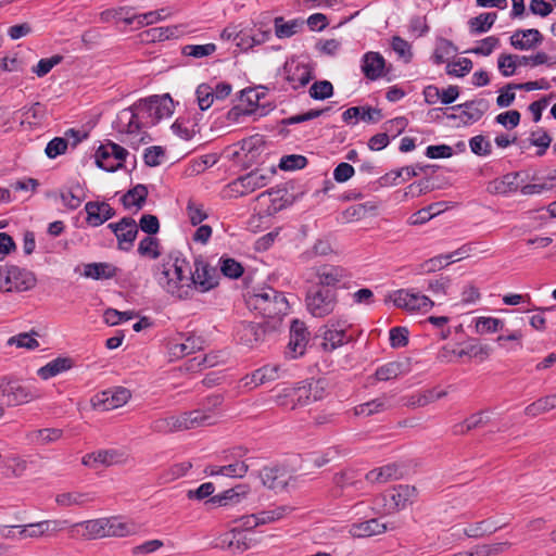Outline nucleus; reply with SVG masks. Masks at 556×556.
I'll return each instance as SVG.
<instances>
[{"label": "nucleus", "mask_w": 556, "mask_h": 556, "mask_svg": "<svg viewBox=\"0 0 556 556\" xmlns=\"http://www.w3.org/2000/svg\"><path fill=\"white\" fill-rule=\"evenodd\" d=\"M353 118H361L365 122H378L381 118V112L372 108L352 106L343 112L342 119L345 123H351Z\"/></svg>", "instance_id": "nucleus-38"}, {"label": "nucleus", "mask_w": 556, "mask_h": 556, "mask_svg": "<svg viewBox=\"0 0 556 556\" xmlns=\"http://www.w3.org/2000/svg\"><path fill=\"white\" fill-rule=\"evenodd\" d=\"M402 476L403 468L394 463L370 470L365 475V478L371 483H386L391 480L400 479Z\"/></svg>", "instance_id": "nucleus-31"}, {"label": "nucleus", "mask_w": 556, "mask_h": 556, "mask_svg": "<svg viewBox=\"0 0 556 556\" xmlns=\"http://www.w3.org/2000/svg\"><path fill=\"white\" fill-rule=\"evenodd\" d=\"M303 24L304 22L300 20L285 21L282 16L275 17V35L279 39L290 38L302 29Z\"/></svg>", "instance_id": "nucleus-41"}, {"label": "nucleus", "mask_w": 556, "mask_h": 556, "mask_svg": "<svg viewBox=\"0 0 556 556\" xmlns=\"http://www.w3.org/2000/svg\"><path fill=\"white\" fill-rule=\"evenodd\" d=\"M169 15H172L170 10L168 8H162L141 14L134 12V14H131V18H127L126 21L127 25H135V28L139 29L164 21Z\"/></svg>", "instance_id": "nucleus-30"}, {"label": "nucleus", "mask_w": 556, "mask_h": 556, "mask_svg": "<svg viewBox=\"0 0 556 556\" xmlns=\"http://www.w3.org/2000/svg\"><path fill=\"white\" fill-rule=\"evenodd\" d=\"M488 421L489 418L484 412L476 413L468 417L465 421L456 424L453 427V433L456 435L465 434L470 430L484 426Z\"/></svg>", "instance_id": "nucleus-45"}, {"label": "nucleus", "mask_w": 556, "mask_h": 556, "mask_svg": "<svg viewBox=\"0 0 556 556\" xmlns=\"http://www.w3.org/2000/svg\"><path fill=\"white\" fill-rule=\"evenodd\" d=\"M504 321L494 317H478L476 319V331L477 333H494L498 330H503Z\"/></svg>", "instance_id": "nucleus-56"}, {"label": "nucleus", "mask_w": 556, "mask_h": 556, "mask_svg": "<svg viewBox=\"0 0 556 556\" xmlns=\"http://www.w3.org/2000/svg\"><path fill=\"white\" fill-rule=\"evenodd\" d=\"M67 526V520H41L28 525L17 526V538L41 539L52 536Z\"/></svg>", "instance_id": "nucleus-11"}, {"label": "nucleus", "mask_w": 556, "mask_h": 556, "mask_svg": "<svg viewBox=\"0 0 556 556\" xmlns=\"http://www.w3.org/2000/svg\"><path fill=\"white\" fill-rule=\"evenodd\" d=\"M249 470L244 462H236L225 466H207L205 472L210 476H224L229 478H243Z\"/></svg>", "instance_id": "nucleus-34"}, {"label": "nucleus", "mask_w": 556, "mask_h": 556, "mask_svg": "<svg viewBox=\"0 0 556 556\" xmlns=\"http://www.w3.org/2000/svg\"><path fill=\"white\" fill-rule=\"evenodd\" d=\"M285 370L279 365H265L244 378V386L257 387L281 378Z\"/></svg>", "instance_id": "nucleus-25"}, {"label": "nucleus", "mask_w": 556, "mask_h": 556, "mask_svg": "<svg viewBox=\"0 0 556 556\" xmlns=\"http://www.w3.org/2000/svg\"><path fill=\"white\" fill-rule=\"evenodd\" d=\"M556 408V394L547 395L539 399L532 404L528 405L525 413L528 416L535 417L540 414L546 413L551 409Z\"/></svg>", "instance_id": "nucleus-52"}, {"label": "nucleus", "mask_w": 556, "mask_h": 556, "mask_svg": "<svg viewBox=\"0 0 556 556\" xmlns=\"http://www.w3.org/2000/svg\"><path fill=\"white\" fill-rule=\"evenodd\" d=\"M496 13H481L476 17L469 20V27L471 34H483L486 33L496 21Z\"/></svg>", "instance_id": "nucleus-49"}, {"label": "nucleus", "mask_w": 556, "mask_h": 556, "mask_svg": "<svg viewBox=\"0 0 556 556\" xmlns=\"http://www.w3.org/2000/svg\"><path fill=\"white\" fill-rule=\"evenodd\" d=\"M202 349V340L199 337L189 336L184 342H173L169 353L176 358H181Z\"/></svg>", "instance_id": "nucleus-36"}, {"label": "nucleus", "mask_w": 556, "mask_h": 556, "mask_svg": "<svg viewBox=\"0 0 556 556\" xmlns=\"http://www.w3.org/2000/svg\"><path fill=\"white\" fill-rule=\"evenodd\" d=\"M271 332L266 321L262 324L244 321L237 329V338L241 344L252 349L265 341Z\"/></svg>", "instance_id": "nucleus-14"}, {"label": "nucleus", "mask_w": 556, "mask_h": 556, "mask_svg": "<svg viewBox=\"0 0 556 556\" xmlns=\"http://www.w3.org/2000/svg\"><path fill=\"white\" fill-rule=\"evenodd\" d=\"M283 71L286 79L293 89L306 86L313 78L312 67L295 61L287 62Z\"/></svg>", "instance_id": "nucleus-19"}, {"label": "nucleus", "mask_w": 556, "mask_h": 556, "mask_svg": "<svg viewBox=\"0 0 556 556\" xmlns=\"http://www.w3.org/2000/svg\"><path fill=\"white\" fill-rule=\"evenodd\" d=\"M350 324L345 319H331L324 326L321 346L325 351H333L348 343L350 337L346 334Z\"/></svg>", "instance_id": "nucleus-12"}, {"label": "nucleus", "mask_w": 556, "mask_h": 556, "mask_svg": "<svg viewBox=\"0 0 556 556\" xmlns=\"http://www.w3.org/2000/svg\"><path fill=\"white\" fill-rule=\"evenodd\" d=\"M270 179V175L262 169L253 170L244 176L239 177L232 182V187L241 194L250 193L256 189L265 187Z\"/></svg>", "instance_id": "nucleus-20"}, {"label": "nucleus", "mask_w": 556, "mask_h": 556, "mask_svg": "<svg viewBox=\"0 0 556 556\" xmlns=\"http://www.w3.org/2000/svg\"><path fill=\"white\" fill-rule=\"evenodd\" d=\"M519 173H508L503 177L495 179L489 184L488 190L491 193L507 195L519 189Z\"/></svg>", "instance_id": "nucleus-33"}, {"label": "nucleus", "mask_w": 556, "mask_h": 556, "mask_svg": "<svg viewBox=\"0 0 556 556\" xmlns=\"http://www.w3.org/2000/svg\"><path fill=\"white\" fill-rule=\"evenodd\" d=\"M128 151L122 146L108 142L99 147L96 152L97 165L106 172H116L123 166Z\"/></svg>", "instance_id": "nucleus-10"}, {"label": "nucleus", "mask_w": 556, "mask_h": 556, "mask_svg": "<svg viewBox=\"0 0 556 556\" xmlns=\"http://www.w3.org/2000/svg\"><path fill=\"white\" fill-rule=\"evenodd\" d=\"M91 502L87 493L66 492L55 496V503L61 507L84 506Z\"/></svg>", "instance_id": "nucleus-48"}, {"label": "nucleus", "mask_w": 556, "mask_h": 556, "mask_svg": "<svg viewBox=\"0 0 556 556\" xmlns=\"http://www.w3.org/2000/svg\"><path fill=\"white\" fill-rule=\"evenodd\" d=\"M447 392L442 391H435V390H427L424 393L412 395L407 402L408 406H418L422 407L428 405L429 403H432L437 400H440L444 396H446Z\"/></svg>", "instance_id": "nucleus-54"}, {"label": "nucleus", "mask_w": 556, "mask_h": 556, "mask_svg": "<svg viewBox=\"0 0 556 556\" xmlns=\"http://www.w3.org/2000/svg\"><path fill=\"white\" fill-rule=\"evenodd\" d=\"M147 197V187L144 185L138 184L123 195L122 203L126 208L136 207L138 211L146 203Z\"/></svg>", "instance_id": "nucleus-39"}, {"label": "nucleus", "mask_w": 556, "mask_h": 556, "mask_svg": "<svg viewBox=\"0 0 556 556\" xmlns=\"http://www.w3.org/2000/svg\"><path fill=\"white\" fill-rule=\"evenodd\" d=\"M497 67L504 77H510L517 70L516 54L502 53L497 59Z\"/></svg>", "instance_id": "nucleus-64"}, {"label": "nucleus", "mask_w": 556, "mask_h": 556, "mask_svg": "<svg viewBox=\"0 0 556 556\" xmlns=\"http://www.w3.org/2000/svg\"><path fill=\"white\" fill-rule=\"evenodd\" d=\"M152 429L155 432H164V433L182 431L180 424H179V418L177 416H168V417L160 418V419L155 420L152 424Z\"/></svg>", "instance_id": "nucleus-61"}, {"label": "nucleus", "mask_w": 556, "mask_h": 556, "mask_svg": "<svg viewBox=\"0 0 556 556\" xmlns=\"http://www.w3.org/2000/svg\"><path fill=\"white\" fill-rule=\"evenodd\" d=\"M190 278L192 281V293L195 289L201 292H207L218 286L219 271L216 266H212L202 260H197Z\"/></svg>", "instance_id": "nucleus-9"}, {"label": "nucleus", "mask_w": 556, "mask_h": 556, "mask_svg": "<svg viewBox=\"0 0 556 556\" xmlns=\"http://www.w3.org/2000/svg\"><path fill=\"white\" fill-rule=\"evenodd\" d=\"M333 483L342 491L348 489L359 490L363 486L362 475L352 469L344 470L333 477Z\"/></svg>", "instance_id": "nucleus-40"}, {"label": "nucleus", "mask_w": 556, "mask_h": 556, "mask_svg": "<svg viewBox=\"0 0 556 556\" xmlns=\"http://www.w3.org/2000/svg\"><path fill=\"white\" fill-rule=\"evenodd\" d=\"M72 367V361L67 357H58L47 365L40 367L37 370V375L43 379L48 380L52 377L58 376L61 372L68 370Z\"/></svg>", "instance_id": "nucleus-37"}, {"label": "nucleus", "mask_w": 556, "mask_h": 556, "mask_svg": "<svg viewBox=\"0 0 556 556\" xmlns=\"http://www.w3.org/2000/svg\"><path fill=\"white\" fill-rule=\"evenodd\" d=\"M134 14V8L131 7H119L116 9H109L100 13L99 18L102 23H110L112 21L123 22L127 25V18H131Z\"/></svg>", "instance_id": "nucleus-53"}, {"label": "nucleus", "mask_w": 556, "mask_h": 556, "mask_svg": "<svg viewBox=\"0 0 556 556\" xmlns=\"http://www.w3.org/2000/svg\"><path fill=\"white\" fill-rule=\"evenodd\" d=\"M247 305L263 316L271 331L280 328L282 317L289 311V303L282 292L271 287L255 289L247 296Z\"/></svg>", "instance_id": "nucleus-2"}, {"label": "nucleus", "mask_w": 556, "mask_h": 556, "mask_svg": "<svg viewBox=\"0 0 556 556\" xmlns=\"http://www.w3.org/2000/svg\"><path fill=\"white\" fill-rule=\"evenodd\" d=\"M138 253L152 260H156L161 255L160 242L156 238L147 236L138 245Z\"/></svg>", "instance_id": "nucleus-55"}, {"label": "nucleus", "mask_w": 556, "mask_h": 556, "mask_svg": "<svg viewBox=\"0 0 556 556\" xmlns=\"http://www.w3.org/2000/svg\"><path fill=\"white\" fill-rule=\"evenodd\" d=\"M391 396L383 394L369 402L357 405L354 408V413L357 416H371L391 408Z\"/></svg>", "instance_id": "nucleus-35"}, {"label": "nucleus", "mask_w": 556, "mask_h": 556, "mask_svg": "<svg viewBox=\"0 0 556 556\" xmlns=\"http://www.w3.org/2000/svg\"><path fill=\"white\" fill-rule=\"evenodd\" d=\"M188 417L191 429L211 426L217 419L216 413L206 412L202 407L188 412Z\"/></svg>", "instance_id": "nucleus-47"}, {"label": "nucleus", "mask_w": 556, "mask_h": 556, "mask_svg": "<svg viewBox=\"0 0 556 556\" xmlns=\"http://www.w3.org/2000/svg\"><path fill=\"white\" fill-rule=\"evenodd\" d=\"M457 52L455 45L445 38H440L437 41L435 50L433 53V61L435 64L445 63L450 58L454 56Z\"/></svg>", "instance_id": "nucleus-50"}, {"label": "nucleus", "mask_w": 556, "mask_h": 556, "mask_svg": "<svg viewBox=\"0 0 556 556\" xmlns=\"http://www.w3.org/2000/svg\"><path fill=\"white\" fill-rule=\"evenodd\" d=\"M220 273L228 278L237 279L243 274L242 265L233 258L219 260Z\"/></svg>", "instance_id": "nucleus-62"}, {"label": "nucleus", "mask_w": 556, "mask_h": 556, "mask_svg": "<svg viewBox=\"0 0 556 556\" xmlns=\"http://www.w3.org/2000/svg\"><path fill=\"white\" fill-rule=\"evenodd\" d=\"M337 302V293L323 288H311L305 298L308 313L317 318L330 315L334 311Z\"/></svg>", "instance_id": "nucleus-7"}, {"label": "nucleus", "mask_w": 556, "mask_h": 556, "mask_svg": "<svg viewBox=\"0 0 556 556\" xmlns=\"http://www.w3.org/2000/svg\"><path fill=\"white\" fill-rule=\"evenodd\" d=\"M314 271L320 287H334L348 278L345 268L332 264L316 266Z\"/></svg>", "instance_id": "nucleus-21"}, {"label": "nucleus", "mask_w": 556, "mask_h": 556, "mask_svg": "<svg viewBox=\"0 0 556 556\" xmlns=\"http://www.w3.org/2000/svg\"><path fill=\"white\" fill-rule=\"evenodd\" d=\"M198 105L201 111L210 109L215 100L214 88L208 84H201L195 90Z\"/></svg>", "instance_id": "nucleus-58"}, {"label": "nucleus", "mask_w": 556, "mask_h": 556, "mask_svg": "<svg viewBox=\"0 0 556 556\" xmlns=\"http://www.w3.org/2000/svg\"><path fill=\"white\" fill-rule=\"evenodd\" d=\"M174 109V101L168 94L141 99L117 113L113 128L121 134L131 136L132 143L139 144L144 142V129L163 118L170 117Z\"/></svg>", "instance_id": "nucleus-1"}, {"label": "nucleus", "mask_w": 556, "mask_h": 556, "mask_svg": "<svg viewBox=\"0 0 556 556\" xmlns=\"http://www.w3.org/2000/svg\"><path fill=\"white\" fill-rule=\"evenodd\" d=\"M106 523L108 522H105V518H97L76 522L70 527V533L72 536H79L85 540L106 538Z\"/></svg>", "instance_id": "nucleus-18"}, {"label": "nucleus", "mask_w": 556, "mask_h": 556, "mask_svg": "<svg viewBox=\"0 0 556 556\" xmlns=\"http://www.w3.org/2000/svg\"><path fill=\"white\" fill-rule=\"evenodd\" d=\"M87 223L98 227L115 215V211L106 202H87L85 205Z\"/></svg>", "instance_id": "nucleus-27"}, {"label": "nucleus", "mask_w": 556, "mask_h": 556, "mask_svg": "<svg viewBox=\"0 0 556 556\" xmlns=\"http://www.w3.org/2000/svg\"><path fill=\"white\" fill-rule=\"evenodd\" d=\"M125 460V454L118 450H101L87 454L81 463L90 468H97L98 465L112 466Z\"/></svg>", "instance_id": "nucleus-22"}, {"label": "nucleus", "mask_w": 556, "mask_h": 556, "mask_svg": "<svg viewBox=\"0 0 556 556\" xmlns=\"http://www.w3.org/2000/svg\"><path fill=\"white\" fill-rule=\"evenodd\" d=\"M333 94V86L328 80L314 83L309 88V96L315 100H325Z\"/></svg>", "instance_id": "nucleus-63"}, {"label": "nucleus", "mask_w": 556, "mask_h": 556, "mask_svg": "<svg viewBox=\"0 0 556 556\" xmlns=\"http://www.w3.org/2000/svg\"><path fill=\"white\" fill-rule=\"evenodd\" d=\"M384 66L386 60L379 52L369 51L362 58V72L370 80L384 76Z\"/></svg>", "instance_id": "nucleus-24"}, {"label": "nucleus", "mask_w": 556, "mask_h": 556, "mask_svg": "<svg viewBox=\"0 0 556 556\" xmlns=\"http://www.w3.org/2000/svg\"><path fill=\"white\" fill-rule=\"evenodd\" d=\"M130 397L131 393L128 389L124 387H115L97 393L91 399V404L93 408L105 412L125 405Z\"/></svg>", "instance_id": "nucleus-13"}, {"label": "nucleus", "mask_w": 556, "mask_h": 556, "mask_svg": "<svg viewBox=\"0 0 556 556\" xmlns=\"http://www.w3.org/2000/svg\"><path fill=\"white\" fill-rule=\"evenodd\" d=\"M258 476L263 485L271 490H283L287 485L288 475L285 468L279 466L264 467Z\"/></svg>", "instance_id": "nucleus-28"}, {"label": "nucleus", "mask_w": 556, "mask_h": 556, "mask_svg": "<svg viewBox=\"0 0 556 556\" xmlns=\"http://www.w3.org/2000/svg\"><path fill=\"white\" fill-rule=\"evenodd\" d=\"M61 200L64 206L70 210H76L83 202V190L77 184L66 191L61 192Z\"/></svg>", "instance_id": "nucleus-57"}, {"label": "nucleus", "mask_w": 556, "mask_h": 556, "mask_svg": "<svg viewBox=\"0 0 556 556\" xmlns=\"http://www.w3.org/2000/svg\"><path fill=\"white\" fill-rule=\"evenodd\" d=\"M106 538H124L138 533L140 527L132 520H125L121 517L105 518Z\"/></svg>", "instance_id": "nucleus-26"}, {"label": "nucleus", "mask_w": 556, "mask_h": 556, "mask_svg": "<svg viewBox=\"0 0 556 556\" xmlns=\"http://www.w3.org/2000/svg\"><path fill=\"white\" fill-rule=\"evenodd\" d=\"M252 541L249 533L241 531L239 528H233L223 542L227 543L228 547L233 551L243 552L250 548Z\"/></svg>", "instance_id": "nucleus-44"}, {"label": "nucleus", "mask_w": 556, "mask_h": 556, "mask_svg": "<svg viewBox=\"0 0 556 556\" xmlns=\"http://www.w3.org/2000/svg\"><path fill=\"white\" fill-rule=\"evenodd\" d=\"M249 489L247 485H238L236 488L224 491L223 493L212 496L207 503L226 506L240 502L241 497L245 496Z\"/></svg>", "instance_id": "nucleus-42"}, {"label": "nucleus", "mask_w": 556, "mask_h": 556, "mask_svg": "<svg viewBox=\"0 0 556 556\" xmlns=\"http://www.w3.org/2000/svg\"><path fill=\"white\" fill-rule=\"evenodd\" d=\"M452 109L460 110V114H450L447 115L450 119L459 118L465 125H469L482 118V116L490 109V103L488 100L480 98L476 100L466 101L465 103L455 105Z\"/></svg>", "instance_id": "nucleus-15"}, {"label": "nucleus", "mask_w": 556, "mask_h": 556, "mask_svg": "<svg viewBox=\"0 0 556 556\" xmlns=\"http://www.w3.org/2000/svg\"><path fill=\"white\" fill-rule=\"evenodd\" d=\"M116 236L119 249L128 251L134 244L138 233V225L131 217H124L118 223L108 226Z\"/></svg>", "instance_id": "nucleus-17"}, {"label": "nucleus", "mask_w": 556, "mask_h": 556, "mask_svg": "<svg viewBox=\"0 0 556 556\" xmlns=\"http://www.w3.org/2000/svg\"><path fill=\"white\" fill-rule=\"evenodd\" d=\"M389 523L382 522L380 519H370L359 523H354L351 527L350 533L353 536H371L378 535L386 532L389 529H393Z\"/></svg>", "instance_id": "nucleus-32"}, {"label": "nucleus", "mask_w": 556, "mask_h": 556, "mask_svg": "<svg viewBox=\"0 0 556 556\" xmlns=\"http://www.w3.org/2000/svg\"><path fill=\"white\" fill-rule=\"evenodd\" d=\"M510 45L517 50H532L540 46L543 41V36L539 29H518L513 33L509 38Z\"/></svg>", "instance_id": "nucleus-23"}, {"label": "nucleus", "mask_w": 556, "mask_h": 556, "mask_svg": "<svg viewBox=\"0 0 556 556\" xmlns=\"http://www.w3.org/2000/svg\"><path fill=\"white\" fill-rule=\"evenodd\" d=\"M4 292H24L36 286L35 275L25 268L15 265L3 266Z\"/></svg>", "instance_id": "nucleus-8"}, {"label": "nucleus", "mask_w": 556, "mask_h": 556, "mask_svg": "<svg viewBox=\"0 0 556 556\" xmlns=\"http://www.w3.org/2000/svg\"><path fill=\"white\" fill-rule=\"evenodd\" d=\"M41 397L33 386H26L18 380L0 378V401L7 406H18Z\"/></svg>", "instance_id": "nucleus-5"}, {"label": "nucleus", "mask_w": 556, "mask_h": 556, "mask_svg": "<svg viewBox=\"0 0 556 556\" xmlns=\"http://www.w3.org/2000/svg\"><path fill=\"white\" fill-rule=\"evenodd\" d=\"M323 397L319 382L302 381L292 387H286L275 395V403L285 409L294 410Z\"/></svg>", "instance_id": "nucleus-4"}, {"label": "nucleus", "mask_w": 556, "mask_h": 556, "mask_svg": "<svg viewBox=\"0 0 556 556\" xmlns=\"http://www.w3.org/2000/svg\"><path fill=\"white\" fill-rule=\"evenodd\" d=\"M115 275L116 268L109 263H90L84 269V276L94 280L110 279Z\"/></svg>", "instance_id": "nucleus-43"}, {"label": "nucleus", "mask_w": 556, "mask_h": 556, "mask_svg": "<svg viewBox=\"0 0 556 556\" xmlns=\"http://www.w3.org/2000/svg\"><path fill=\"white\" fill-rule=\"evenodd\" d=\"M292 511L290 506H277L268 510L257 513L262 525L278 521Z\"/></svg>", "instance_id": "nucleus-59"}, {"label": "nucleus", "mask_w": 556, "mask_h": 556, "mask_svg": "<svg viewBox=\"0 0 556 556\" xmlns=\"http://www.w3.org/2000/svg\"><path fill=\"white\" fill-rule=\"evenodd\" d=\"M389 300L394 306L408 313L426 314L434 305L430 298L415 288L395 290L389 295Z\"/></svg>", "instance_id": "nucleus-6"}, {"label": "nucleus", "mask_w": 556, "mask_h": 556, "mask_svg": "<svg viewBox=\"0 0 556 556\" xmlns=\"http://www.w3.org/2000/svg\"><path fill=\"white\" fill-rule=\"evenodd\" d=\"M309 332L305 324L299 319H294L290 326V340L287 346V354L296 358L305 353L308 343Z\"/></svg>", "instance_id": "nucleus-16"}, {"label": "nucleus", "mask_w": 556, "mask_h": 556, "mask_svg": "<svg viewBox=\"0 0 556 556\" xmlns=\"http://www.w3.org/2000/svg\"><path fill=\"white\" fill-rule=\"evenodd\" d=\"M407 372V367L404 363L401 362H390L382 366H380L376 370V377L380 381H388L391 379H395L399 376H402Z\"/></svg>", "instance_id": "nucleus-46"}, {"label": "nucleus", "mask_w": 556, "mask_h": 556, "mask_svg": "<svg viewBox=\"0 0 556 556\" xmlns=\"http://www.w3.org/2000/svg\"><path fill=\"white\" fill-rule=\"evenodd\" d=\"M216 51L215 43L187 45L182 48V54L195 59L212 55Z\"/></svg>", "instance_id": "nucleus-60"}, {"label": "nucleus", "mask_w": 556, "mask_h": 556, "mask_svg": "<svg viewBox=\"0 0 556 556\" xmlns=\"http://www.w3.org/2000/svg\"><path fill=\"white\" fill-rule=\"evenodd\" d=\"M63 431L56 428H45L40 430H35L28 434V438L31 442L36 444H49L51 442H55L61 439Z\"/></svg>", "instance_id": "nucleus-51"}, {"label": "nucleus", "mask_w": 556, "mask_h": 556, "mask_svg": "<svg viewBox=\"0 0 556 556\" xmlns=\"http://www.w3.org/2000/svg\"><path fill=\"white\" fill-rule=\"evenodd\" d=\"M191 268L179 257L170 256L163 263L157 276L159 285L172 296L186 300L192 296Z\"/></svg>", "instance_id": "nucleus-3"}, {"label": "nucleus", "mask_w": 556, "mask_h": 556, "mask_svg": "<svg viewBox=\"0 0 556 556\" xmlns=\"http://www.w3.org/2000/svg\"><path fill=\"white\" fill-rule=\"evenodd\" d=\"M416 496V489L407 484H400L388 494V510H400L405 508Z\"/></svg>", "instance_id": "nucleus-29"}]
</instances>
